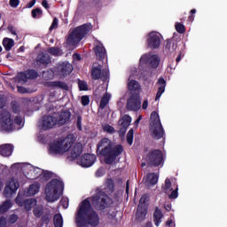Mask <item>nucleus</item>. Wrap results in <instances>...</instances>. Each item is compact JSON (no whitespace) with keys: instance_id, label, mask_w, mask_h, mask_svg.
Instances as JSON below:
<instances>
[{"instance_id":"f257e3e1","label":"nucleus","mask_w":227,"mask_h":227,"mask_svg":"<svg viewBox=\"0 0 227 227\" xmlns=\"http://www.w3.org/2000/svg\"><path fill=\"white\" fill-rule=\"evenodd\" d=\"M90 200V199L84 200L79 206L75 218V223L78 227H86L89 224H90V226L98 225V215L93 211ZM91 201L94 207L102 209L109 205V197L106 195L104 192H99L92 197Z\"/></svg>"},{"instance_id":"f03ea898","label":"nucleus","mask_w":227,"mask_h":227,"mask_svg":"<svg viewBox=\"0 0 227 227\" xmlns=\"http://www.w3.org/2000/svg\"><path fill=\"white\" fill-rule=\"evenodd\" d=\"M98 152L103 157H106V164H112L113 160L123 152L121 145H116L113 148V144L108 138H103L98 145Z\"/></svg>"},{"instance_id":"7ed1b4c3","label":"nucleus","mask_w":227,"mask_h":227,"mask_svg":"<svg viewBox=\"0 0 227 227\" xmlns=\"http://www.w3.org/2000/svg\"><path fill=\"white\" fill-rule=\"evenodd\" d=\"M24 127V121L19 115H12L6 111L0 113V129L5 132H12V130L22 129Z\"/></svg>"},{"instance_id":"20e7f679","label":"nucleus","mask_w":227,"mask_h":227,"mask_svg":"<svg viewBox=\"0 0 227 227\" xmlns=\"http://www.w3.org/2000/svg\"><path fill=\"white\" fill-rule=\"evenodd\" d=\"M38 192H40V184H33L27 191L19 192L16 198V203L19 204L20 207H25L27 210H31L33 207H36V200L30 199L24 202V200L29 196H35V194H38Z\"/></svg>"},{"instance_id":"39448f33","label":"nucleus","mask_w":227,"mask_h":227,"mask_svg":"<svg viewBox=\"0 0 227 227\" xmlns=\"http://www.w3.org/2000/svg\"><path fill=\"white\" fill-rule=\"evenodd\" d=\"M63 181L59 179H52L50 181L44 188V198L46 201L50 203H54L61 198L63 194Z\"/></svg>"},{"instance_id":"423d86ee","label":"nucleus","mask_w":227,"mask_h":227,"mask_svg":"<svg viewBox=\"0 0 227 227\" xmlns=\"http://www.w3.org/2000/svg\"><path fill=\"white\" fill-rule=\"evenodd\" d=\"M12 171H21L26 178L28 180H35L40 178L43 170L42 168L34 167L29 163H14L12 166Z\"/></svg>"},{"instance_id":"0eeeda50","label":"nucleus","mask_w":227,"mask_h":227,"mask_svg":"<svg viewBox=\"0 0 227 227\" xmlns=\"http://www.w3.org/2000/svg\"><path fill=\"white\" fill-rule=\"evenodd\" d=\"M72 136L60 140H55L50 144L49 154L50 155H67V152L71 146Z\"/></svg>"},{"instance_id":"6e6552de","label":"nucleus","mask_w":227,"mask_h":227,"mask_svg":"<svg viewBox=\"0 0 227 227\" xmlns=\"http://www.w3.org/2000/svg\"><path fill=\"white\" fill-rule=\"evenodd\" d=\"M91 31V25L86 24L80 26L74 29V31L67 37L68 45H72L73 47L77 45L82 38H84L85 35H88Z\"/></svg>"},{"instance_id":"1a4fd4ad","label":"nucleus","mask_w":227,"mask_h":227,"mask_svg":"<svg viewBox=\"0 0 227 227\" xmlns=\"http://www.w3.org/2000/svg\"><path fill=\"white\" fill-rule=\"evenodd\" d=\"M150 130L153 137H155V139H160V137L164 136V129L162 128V124L160 123V117L157 112H153L151 114Z\"/></svg>"},{"instance_id":"9d476101","label":"nucleus","mask_w":227,"mask_h":227,"mask_svg":"<svg viewBox=\"0 0 227 227\" xmlns=\"http://www.w3.org/2000/svg\"><path fill=\"white\" fill-rule=\"evenodd\" d=\"M160 63V59H159V56L153 53H145L140 58L139 67L140 68H145L146 67L149 68H157Z\"/></svg>"},{"instance_id":"9b49d317","label":"nucleus","mask_w":227,"mask_h":227,"mask_svg":"<svg viewBox=\"0 0 227 227\" xmlns=\"http://www.w3.org/2000/svg\"><path fill=\"white\" fill-rule=\"evenodd\" d=\"M145 160L150 166H162L164 163V156L160 150H153L147 154Z\"/></svg>"},{"instance_id":"f8f14e48","label":"nucleus","mask_w":227,"mask_h":227,"mask_svg":"<svg viewBox=\"0 0 227 227\" xmlns=\"http://www.w3.org/2000/svg\"><path fill=\"white\" fill-rule=\"evenodd\" d=\"M81 153H82V144H74V137L71 136V146L66 153L67 159H69V160H75Z\"/></svg>"},{"instance_id":"ddd939ff","label":"nucleus","mask_w":227,"mask_h":227,"mask_svg":"<svg viewBox=\"0 0 227 227\" xmlns=\"http://www.w3.org/2000/svg\"><path fill=\"white\" fill-rule=\"evenodd\" d=\"M58 125V117L45 115L38 122V127L41 130H49Z\"/></svg>"},{"instance_id":"4468645a","label":"nucleus","mask_w":227,"mask_h":227,"mask_svg":"<svg viewBox=\"0 0 227 227\" xmlns=\"http://www.w3.org/2000/svg\"><path fill=\"white\" fill-rule=\"evenodd\" d=\"M163 191L166 194H170L168 195V198L170 200H176L178 198V185L176 184L172 183L171 179L167 178L165 180V184L163 185Z\"/></svg>"},{"instance_id":"2eb2a0df","label":"nucleus","mask_w":227,"mask_h":227,"mask_svg":"<svg viewBox=\"0 0 227 227\" xmlns=\"http://www.w3.org/2000/svg\"><path fill=\"white\" fill-rule=\"evenodd\" d=\"M148 197L144 195L140 199V202L137 210V219L138 221H143L146 217L147 208H148Z\"/></svg>"},{"instance_id":"dca6fc26","label":"nucleus","mask_w":227,"mask_h":227,"mask_svg":"<svg viewBox=\"0 0 227 227\" xmlns=\"http://www.w3.org/2000/svg\"><path fill=\"white\" fill-rule=\"evenodd\" d=\"M19 182L15 177H10L7 179L5 183V188H4V194L7 198H10V196L15 194L17 191L19 190Z\"/></svg>"},{"instance_id":"f3484780","label":"nucleus","mask_w":227,"mask_h":227,"mask_svg":"<svg viewBox=\"0 0 227 227\" xmlns=\"http://www.w3.org/2000/svg\"><path fill=\"white\" fill-rule=\"evenodd\" d=\"M160 40H162V35L159 32H151L147 35V45L151 49H157L160 46Z\"/></svg>"},{"instance_id":"a211bd4d","label":"nucleus","mask_w":227,"mask_h":227,"mask_svg":"<svg viewBox=\"0 0 227 227\" xmlns=\"http://www.w3.org/2000/svg\"><path fill=\"white\" fill-rule=\"evenodd\" d=\"M97 160V156L91 153H85L77 160V164L82 168H91Z\"/></svg>"},{"instance_id":"6ab92c4d","label":"nucleus","mask_w":227,"mask_h":227,"mask_svg":"<svg viewBox=\"0 0 227 227\" xmlns=\"http://www.w3.org/2000/svg\"><path fill=\"white\" fill-rule=\"evenodd\" d=\"M127 109L129 111H139L141 109V97L139 94L133 95L128 99Z\"/></svg>"},{"instance_id":"aec40b11","label":"nucleus","mask_w":227,"mask_h":227,"mask_svg":"<svg viewBox=\"0 0 227 227\" xmlns=\"http://www.w3.org/2000/svg\"><path fill=\"white\" fill-rule=\"evenodd\" d=\"M130 123H132V117H130L129 115H124L119 121V125L121 127L120 134H125V131L127 130Z\"/></svg>"},{"instance_id":"412c9836","label":"nucleus","mask_w":227,"mask_h":227,"mask_svg":"<svg viewBox=\"0 0 227 227\" xmlns=\"http://www.w3.org/2000/svg\"><path fill=\"white\" fill-rule=\"evenodd\" d=\"M144 182L145 185H147V187H152V185H155V184L159 182V174H148L145 177H144Z\"/></svg>"},{"instance_id":"4be33fe9","label":"nucleus","mask_w":227,"mask_h":227,"mask_svg":"<svg viewBox=\"0 0 227 227\" xmlns=\"http://www.w3.org/2000/svg\"><path fill=\"white\" fill-rule=\"evenodd\" d=\"M97 58L99 59H104L107 54L106 53V48L101 43H96V47L94 48Z\"/></svg>"},{"instance_id":"5701e85b","label":"nucleus","mask_w":227,"mask_h":227,"mask_svg":"<svg viewBox=\"0 0 227 227\" xmlns=\"http://www.w3.org/2000/svg\"><path fill=\"white\" fill-rule=\"evenodd\" d=\"M128 88L129 91H132L133 93H137V95H139V93L141 92V85L139 84V82H137L135 80L129 79Z\"/></svg>"},{"instance_id":"b1692460","label":"nucleus","mask_w":227,"mask_h":227,"mask_svg":"<svg viewBox=\"0 0 227 227\" xmlns=\"http://www.w3.org/2000/svg\"><path fill=\"white\" fill-rule=\"evenodd\" d=\"M74 70V67L72 64L68 62H65L60 66V75L61 77H65V75H70L72 71Z\"/></svg>"},{"instance_id":"393cba45","label":"nucleus","mask_w":227,"mask_h":227,"mask_svg":"<svg viewBox=\"0 0 227 227\" xmlns=\"http://www.w3.org/2000/svg\"><path fill=\"white\" fill-rule=\"evenodd\" d=\"M12 152H13L12 145L5 144V145H0V155H3V157H10Z\"/></svg>"},{"instance_id":"a878e982","label":"nucleus","mask_w":227,"mask_h":227,"mask_svg":"<svg viewBox=\"0 0 227 227\" xmlns=\"http://www.w3.org/2000/svg\"><path fill=\"white\" fill-rule=\"evenodd\" d=\"M158 92L156 94V98L155 100H159V98H160V97H162V93H164V91H166V80H164V78H160L158 80Z\"/></svg>"},{"instance_id":"bb28decb","label":"nucleus","mask_w":227,"mask_h":227,"mask_svg":"<svg viewBox=\"0 0 227 227\" xmlns=\"http://www.w3.org/2000/svg\"><path fill=\"white\" fill-rule=\"evenodd\" d=\"M70 120V113L68 111L62 112L59 117H57V124L58 125H65L67 121Z\"/></svg>"},{"instance_id":"cd10ccee","label":"nucleus","mask_w":227,"mask_h":227,"mask_svg":"<svg viewBox=\"0 0 227 227\" xmlns=\"http://www.w3.org/2000/svg\"><path fill=\"white\" fill-rule=\"evenodd\" d=\"M102 67L98 66V65H94L92 67V71H91V77L92 79H94L95 81L100 79L102 77V70H101Z\"/></svg>"},{"instance_id":"c85d7f7f","label":"nucleus","mask_w":227,"mask_h":227,"mask_svg":"<svg viewBox=\"0 0 227 227\" xmlns=\"http://www.w3.org/2000/svg\"><path fill=\"white\" fill-rule=\"evenodd\" d=\"M162 217H164V215H162V211H160V209L159 208H156L153 214V221L155 226H160V224L162 223Z\"/></svg>"},{"instance_id":"c756f323","label":"nucleus","mask_w":227,"mask_h":227,"mask_svg":"<svg viewBox=\"0 0 227 227\" xmlns=\"http://www.w3.org/2000/svg\"><path fill=\"white\" fill-rule=\"evenodd\" d=\"M2 43L5 51H12L15 45V41L12 38L4 37Z\"/></svg>"},{"instance_id":"7c9ffc66","label":"nucleus","mask_w":227,"mask_h":227,"mask_svg":"<svg viewBox=\"0 0 227 227\" xmlns=\"http://www.w3.org/2000/svg\"><path fill=\"white\" fill-rule=\"evenodd\" d=\"M48 86H50V88H61L62 90H68V85L61 82H50Z\"/></svg>"},{"instance_id":"2f4dec72","label":"nucleus","mask_w":227,"mask_h":227,"mask_svg":"<svg viewBox=\"0 0 227 227\" xmlns=\"http://www.w3.org/2000/svg\"><path fill=\"white\" fill-rule=\"evenodd\" d=\"M53 224L55 227H63V216L60 214L54 215Z\"/></svg>"},{"instance_id":"473e14b6","label":"nucleus","mask_w":227,"mask_h":227,"mask_svg":"<svg viewBox=\"0 0 227 227\" xmlns=\"http://www.w3.org/2000/svg\"><path fill=\"white\" fill-rule=\"evenodd\" d=\"M109 100H111V94L106 93L100 102L99 107L100 109H104L107 104H109Z\"/></svg>"},{"instance_id":"72a5a7b5","label":"nucleus","mask_w":227,"mask_h":227,"mask_svg":"<svg viewBox=\"0 0 227 227\" xmlns=\"http://www.w3.org/2000/svg\"><path fill=\"white\" fill-rule=\"evenodd\" d=\"M21 77H27L28 79H36L38 77V73L35 70L27 71L25 74H21Z\"/></svg>"},{"instance_id":"f704fd0d","label":"nucleus","mask_w":227,"mask_h":227,"mask_svg":"<svg viewBox=\"0 0 227 227\" xmlns=\"http://www.w3.org/2000/svg\"><path fill=\"white\" fill-rule=\"evenodd\" d=\"M12 208V201L7 200L2 206H0V214H4Z\"/></svg>"},{"instance_id":"c9c22d12","label":"nucleus","mask_w":227,"mask_h":227,"mask_svg":"<svg viewBox=\"0 0 227 227\" xmlns=\"http://www.w3.org/2000/svg\"><path fill=\"white\" fill-rule=\"evenodd\" d=\"M127 141L129 145H132L134 141V129H129V131L127 134Z\"/></svg>"},{"instance_id":"e433bc0d","label":"nucleus","mask_w":227,"mask_h":227,"mask_svg":"<svg viewBox=\"0 0 227 227\" xmlns=\"http://www.w3.org/2000/svg\"><path fill=\"white\" fill-rule=\"evenodd\" d=\"M49 52L53 56H61L62 54L61 50H59V48H50Z\"/></svg>"},{"instance_id":"4c0bfd02","label":"nucleus","mask_w":227,"mask_h":227,"mask_svg":"<svg viewBox=\"0 0 227 227\" xmlns=\"http://www.w3.org/2000/svg\"><path fill=\"white\" fill-rule=\"evenodd\" d=\"M42 13L43 12L40 9L36 8L35 10L32 11V17L34 19H40V17L42 16Z\"/></svg>"},{"instance_id":"58836bf2","label":"nucleus","mask_w":227,"mask_h":227,"mask_svg":"<svg viewBox=\"0 0 227 227\" xmlns=\"http://www.w3.org/2000/svg\"><path fill=\"white\" fill-rule=\"evenodd\" d=\"M51 176H52V175L51 174V172L49 171H43V173L41 174V180H49V178H51Z\"/></svg>"},{"instance_id":"ea45409f","label":"nucleus","mask_w":227,"mask_h":227,"mask_svg":"<svg viewBox=\"0 0 227 227\" xmlns=\"http://www.w3.org/2000/svg\"><path fill=\"white\" fill-rule=\"evenodd\" d=\"M23 74H26V73H20L17 76V80L19 82H20V84H24V82H27V79H29L28 77L21 76Z\"/></svg>"},{"instance_id":"a19ab883","label":"nucleus","mask_w":227,"mask_h":227,"mask_svg":"<svg viewBox=\"0 0 227 227\" xmlns=\"http://www.w3.org/2000/svg\"><path fill=\"white\" fill-rule=\"evenodd\" d=\"M103 130H105V132H107L108 134H113L114 132V128H113L109 124H106L103 127Z\"/></svg>"},{"instance_id":"79ce46f5","label":"nucleus","mask_w":227,"mask_h":227,"mask_svg":"<svg viewBox=\"0 0 227 227\" xmlns=\"http://www.w3.org/2000/svg\"><path fill=\"white\" fill-rule=\"evenodd\" d=\"M78 86L81 91L88 90V84L86 83V82H82V81L79 82Z\"/></svg>"},{"instance_id":"37998d69","label":"nucleus","mask_w":227,"mask_h":227,"mask_svg":"<svg viewBox=\"0 0 227 227\" xmlns=\"http://www.w3.org/2000/svg\"><path fill=\"white\" fill-rule=\"evenodd\" d=\"M176 29L177 33H184L185 32V27L180 23L176 24Z\"/></svg>"},{"instance_id":"c03bdc74","label":"nucleus","mask_w":227,"mask_h":227,"mask_svg":"<svg viewBox=\"0 0 227 227\" xmlns=\"http://www.w3.org/2000/svg\"><path fill=\"white\" fill-rule=\"evenodd\" d=\"M82 106H88V104H90V98L88 96H82Z\"/></svg>"},{"instance_id":"a18cd8bd","label":"nucleus","mask_w":227,"mask_h":227,"mask_svg":"<svg viewBox=\"0 0 227 227\" xmlns=\"http://www.w3.org/2000/svg\"><path fill=\"white\" fill-rule=\"evenodd\" d=\"M59 21L56 18H54L51 26L50 27V30L52 31V29H56L58 27Z\"/></svg>"},{"instance_id":"49530a36","label":"nucleus","mask_w":227,"mask_h":227,"mask_svg":"<svg viewBox=\"0 0 227 227\" xmlns=\"http://www.w3.org/2000/svg\"><path fill=\"white\" fill-rule=\"evenodd\" d=\"M150 77H152V74H146V73H143L140 75V79H143L144 81H148V79H150Z\"/></svg>"},{"instance_id":"de8ad7c7","label":"nucleus","mask_w":227,"mask_h":227,"mask_svg":"<svg viewBox=\"0 0 227 227\" xmlns=\"http://www.w3.org/2000/svg\"><path fill=\"white\" fill-rule=\"evenodd\" d=\"M60 203L64 208H67L68 207V199L64 198L60 200Z\"/></svg>"},{"instance_id":"09e8293b","label":"nucleus","mask_w":227,"mask_h":227,"mask_svg":"<svg viewBox=\"0 0 227 227\" xmlns=\"http://www.w3.org/2000/svg\"><path fill=\"white\" fill-rule=\"evenodd\" d=\"M38 59H40L41 63H44L47 64L50 61L49 57L47 56H43V58H41L40 56L38 57Z\"/></svg>"},{"instance_id":"8fccbe9b","label":"nucleus","mask_w":227,"mask_h":227,"mask_svg":"<svg viewBox=\"0 0 227 227\" xmlns=\"http://www.w3.org/2000/svg\"><path fill=\"white\" fill-rule=\"evenodd\" d=\"M19 0H10V4L12 8H17L19 6Z\"/></svg>"},{"instance_id":"3c124183","label":"nucleus","mask_w":227,"mask_h":227,"mask_svg":"<svg viewBox=\"0 0 227 227\" xmlns=\"http://www.w3.org/2000/svg\"><path fill=\"white\" fill-rule=\"evenodd\" d=\"M34 214H35V215H36V217H40V215H42V208H35V210H34Z\"/></svg>"},{"instance_id":"603ef678","label":"nucleus","mask_w":227,"mask_h":227,"mask_svg":"<svg viewBox=\"0 0 227 227\" xmlns=\"http://www.w3.org/2000/svg\"><path fill=\"white\" fill-rule=\"evenodd\" d=\"M6 226V218L1 217L0 218V227H5Z\"/></svg>"},{"instance_id":"864d4df0","label":"nucleus","mask_w":227,"mask_h":227,"mask_svg":"<svg viewBox=\"0 0 227 227\" xmlns=\"http://www.w3.org/2000/svg\"><path fill=\"white\" fill-rule=\"evenodd\" d=\"M18 91L19 93H27V90L24 87L18 86Z\"/></svg>"},{"instance_id":"5fc2aeb1","label":"nucleus","mask_w":227,"mask_h":227,"mask_svg":"<svg viewBox=\"0 0 227 227\" xmlns=\"http://www.w3.org/2000/svg\"><path fill=\"white\" fill-rule=\"evenodd\" d=\"M166 227H175V223L172 220H168L166 223Z\"/></svg>"},{"instance_id":"6e6d98bb","label":"nucleus","mask_w":227,"mask_h":227,"mask_svg":"<svg viewBox=\"0 0 227 227\" xmlns=\"http://www.w3.org/2000/svg\"><path fill=\"white\" fill-rule=\"evenodd\" d=\"M73 59H74V61H79V59H81V55H80V54H77V53L74 54V55H73Z\"/></svg>"},{"instance_id":"4d7b16f0","label":"nucleus","mask_w":227,"mask_h":227,"mask_svg":"<svg viewBox=\"0 0 227 227\" xmlns=\"http://www.w3.org/2000/svg\"><path fill=\"white\" fill-rule=\"evenodd\" d=\"M42 6H43V8H45L46 10L49 8V4L47 3V0H43L42 2Z\"/></svg>"},{"instance_id":"13d9d810","label":"nucleus","mask_w":227,"mask_h":227,"mask_svg":"<svg viewBox=\"0 0 227 227\" xmlns=\"http://www.w3.org/2000/svg\"><path fill=\"white\" fill-rule=\"evenodd\" d=\"M142 109H148V100H145L142 105Z\"/></svg>"},{"instance_id":"bf43d9fd","label":"nucleus","mask_w":227,"mask_h":227,"mask_svg":"<svg viewBox=\"0 0 227 227\" xmlns=\"http://www.w3.org/2000/svg\"><path fill=\"white\" fill-rule=\"evenodd\" d=\"M141 120H143V116L139 115L137 120L134 122L136 127L139 125V121H141Z\"/></svg>"},{"instance_id":"052dcab7","label":"nucleus","mask_w":227,"mask_h":227,"mask_svg":"<svg viewBox=\"0 0 227 227\" xmlns=\"http://www.w3.org/2000/svg\"><path fill=\"white\" fill-rule=\"evenodd\" d=\"M36 3V0H32L29 4H28V8H33V6H35Z\"/></svg>"},{"instance_id":"680f3d73","label":"nucleus","mask_w":227,"mask_h":227,"mask_svg":"<svg viewBox=\"0 0 227 227\" xmlns=\"http://www.w3.org/2000/svg\"><path fill=\"white\" fill-rule=\"evenodd\" d=\"M182 58H184V55H182V53H180L176 59V63H180V61L182 60Z\"/></svg>"},{"instance_id":"e2e57ef3","label":"nucleus","mask_w":227,"mask_h":227,"mask_svg":"<svg viewBox=\"0 0 227 227\" xmlns=\"http://www.w3.org/2000/svg\"><path fill=\"white\" fill-rule=\"evenodd\" d=\"M8 29L9 31H11L12 35H17V33L15 32V29H13V27H9Z\"/></svg>"},{"instance_id":"0e129e2a","label":"nucleus","mask_w":227,"mask_h":227,"mask_svg":"<svg viewBox=\"0 0 227 227\" xmlns=\"http://www.w3.org/2000/svg\"><path fill=\"white\" fill-rule=\"evenodd\" d=\"M4 107V100H3V98H0V109Z\"/></svg>"},{"instance_id":"69168bd1","label":"nucleus","mask_w":227,"mask_h":227,"mask_svg":"<svg viewBox=\"0 0 227 227\" xmlns=\"http://www.w3.org/2000/svg\"><path fill=\"white\" fill-rule=\"evenodd\" d=\"M78 128L81 130V118H78Z\"/></svg>"},{"instance_id":"338daca9","label":"nucleus","mask_w":227,"mask_h":227,"mask_svg":"<svg viewBox=\"0 0 227 227\" xmlns=\"http://www.w3.org/2000/svg\"><path fill=\"white\" fill-rule=\"evenodd\" d=\"M166 210H171V206L168 205L165 207Z\"/></svg>"},{"instance_id":"774afa93","label":"nucleus","mask_w":227,"mask_h":227,"mask_svg":"<svg viewBox=\"0 0 227 227\" xmlns=\"http://www.w3.org/2000/svg\"><path fill=\"white\" fill-rule=\"evenodd\" d=\"M189 19L192 22V20H194V16H190Z\"/></svg>"}]
</instances>
